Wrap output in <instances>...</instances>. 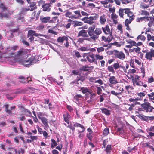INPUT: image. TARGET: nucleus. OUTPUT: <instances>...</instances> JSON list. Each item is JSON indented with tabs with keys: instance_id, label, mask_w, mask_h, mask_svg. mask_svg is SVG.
<instances>
[{
	"instance_id": "nucleus-13",
	"label": "nucleus",
	"mask_w": 154,
	"mask_h": 154,
	"mask_svg": "<svg viewBox=\"0 0 154 154\" xmlns=\"http://www.w3.org/2000/svg\"><path fill=\"white\" fill-rule=\"evenodd\" d=\"M95 57V55L94 54L92 53H91L88 56L87 60L90 63L94 62L96 61Z\"/></svg>"
},
{
	"instance_id": "nucleus-58",
	"label": "nucleus",
	"mask_w": 154,
	"mask_h": 154,
	"mask_svg": "<svg viewBox=\"0 0 154 154\" xmlns=\"http://www.w3.org/2000/svg\"><path fill=\"white\" fill-rule=\"evenodd\" d=\"M147 95L149 97V99L154 100V92H152L150 94H148Z\"/></svg>"
},
{
	"instance_id": "nucleus-40",
	"label": "nucleus",
	"mask_w": 154,
	"mask_h": 154,
	"mask_svg": "<svg viewBox=\"0 0 154 154\" xmlns=\"http://www.w3.org/2000/svg\"><path fill=\"white\" fill-rule=\"evenodd\" d=\"M26 90L31 93H33L35 91V89L32 87H28L26 88Z\"/></svg>"
},
{
	"instance_id": "nucleus-1",
	"label": "nucleus",
	"mask_w": 154,
	"mask_h": 154,
	"mask_svg": "<svg viewBox=\"0 0 154 154\" xmlns=\"http://www.w3.org/2000/svg\"><path fill=\"white\" fill-rule=\"evenodd\" d=\"M79 29H82L79 32L78 34V37H82L84 38L90 37L91 38L93 41H95L97 39L99 35L102 33L101 29L100 28L97 27L95 28V26L94 25L89 27L87 31L83 29H86L87 28L82 27L79 28Z\"/></svg>"
},
{
	"instance_id": "nucleus-64",
	"label": "nucleus",
	"mask_w": 154,
	"mask_h": 154,
	"mask_svg": "<svg viewBox=\"0 0 154 154\" xmlns=\"http://www.w3.org/2000/svg\"><path fill=\"white\" fill-rule=\"evenodd\" d=\"M133 20H131V19H129V20L128 19H126L125 21V25H128Z\"/></svg>"
},
{
	"instance_id": "nucleus-53",
	"label": "nucleus",
	"mask_w": 154,
	"mask_h": 154,
	"mask_svg": "<svg viewBox=\"0 0 154 154\" xmlns=\"http://www.w3.org/2000/svg\"><path fill=\"white\" fill-rule=\"evenodd\" d=\"M97 51L98 53L103 52L104 50V48L103 47H98L97 48Z\"/></svg>"
},
{
	"instance_id": "nucleus-29",
	"label": "nucleus",
	"mask_w": 154,
	"mask_h": 154,
	"mask_svg": "<svg viewBox=\"0 0 154 154\" xmlns=\"http://www.w3.org/2000/svg\"><path fill=\"white\" fill-rule=\"evenodd\" d=\"M126 41L128 43L130 44L132 47L133 46H136L137 45V43L135 41L132 40L131 39L126 40Z\"/></svg>"
},
{
	"instance_id": "nucleus-20",
	"label": "nucleus",
	"mask_w": 154,
	"mask_h": 154,
	"mask_svg": "<svg viewBox=\"0 0 154 154\" xmlns=\"http://www.w3.org/2000/svg\"><path fill=\"white\" fill-rule=\"evenodd\" d=\"M149 18V20L148 23V26L150 27H154V17H150Z\"/></svg>"
},
{
	"instance_id": "nucleus-19",
	"label": "nucleus",
	"mask_w": 154,
	"mask_h": 154,
	"mask_svg": "<svg viewBox=\"0 0 154 154\" xmlns=\"http://www.w3.org/2000/svg\"><path fill=\"white\" fill-rule=\"evenodd\" d=\"M73 12L75 14V15H73L74 19H79L81 17V15L80 14V10H78L74 11H73Z\"/></svg>"
},
{
	"instance_id": "nucleus-36",
	"label": "nucleus",
	"mask_w": 154,
	"mask_h": 154,
	"mask_svg": "<svg viewBox=\"0 0 154 154\" xmlns=\"http://www.w3.org/2000/svg\"><path fill=\"white\" fill-rule=\"evenodd\" d=\"M108 35H109L107 38V42L109 43L113 39V36L112 35V33L111 34H108Z\"/></svg>"
},
{
	"instance_id": "nucleus-52",
	"label": "nucleus",
	"mask_w": 154,
	"mask_h": 154,
	"mask_svg": "<svg viewBox=\"0 0 154 154\" xmlns=\"http://www.w3.org/2000/svg\"><path fill=\"white\" fill-rule=\"evenodd\" d=\"M0 8L3 11L7 9V8L5 6L4 4L2 3L0 4Z\"/></svg>"
},
{
	"instance_id": "nucleus-16",
	"label": "nucleus",
	"mask_w": 154,
	"mask_h": 154,
	"mask_svg": "<svg viewBox=\"0 0 154 154\" xmlns=\"http://www.w3.org/2000/svg\"><path fill=\"white\" fill-rule=\"evenodd\" d=\"M35 36L38 37L39 36H41L40 34L36 33V32L35 31L32 30H29L28 32L27 37H29L30 36Z\"/></svg>"
},
{
	"instance_id": "nucleus-32",
	"label": "nucleus",
	"mask_w": 154,
	"mask_h": 154,
	"mask_svg": "<svg viewBox=\"0 0 154 154\" xmlns=\"http://www.w3.org/2000/svg\"><path fill=\"white\" fill-rule=\"evenodd\" d=\"M65 16L66 17L74 18L73 15L72 14V12L67 11L65 14Z\"/></svg>"
},
{
	"instance_id": "nucleus-27",
	"label": "nucleus",
	"mask_w": 154,
	"mask_h": 154,
	"mask_svg": "<svg viewBox=\"0 0 154 154\" xmlns=\"http://www.w3.org/2000/svg\"><path fill=\"white\" fill-rule=\"evenodd\" d=\"M100 23L102 25L104 24L106 21L105 17L104 15L100 16Z\"/></svg>"
},
{
	"instance_id": "nucleus-6",
	"label": "nucleus",
	"mask_w": 154,
	"mask_h": 154,
	"mask_svg": "<svg viewBox=\"0 0 154 154\" xmlns=\"http://www.w3.org/2000/svg\"><path fill=\"white\" fill-rule=\"evenodd\" d=\"M28 50L25 48H20L17 51L16 53V56L20 58H23L26 56L28 53Z\"/></svg>"
},
{
	"instance_id": "nucleus-2",
	"label": "nucleus",
	"mask_w": 154,
	"mask_h": 154,
	"mask_svg": "<svg viewBox=\"0 0 154 154\" xmlns=\"http://www.w3.org/2000/svg\"><path fill=\"white\" fill-rule=\"evenodd\" d=\"M57 18L58 17H54L52 18V19H51L50 17H44L42 16L40 17V22L42 23H54Z\"/></svg>"
},
{
	"instance_id": "nucleus-18",
	"label": "nucleus",
	"mask_w": 154,
	"mask_h": 154,
	"mask_svg": "<svg viewBox=\"0 0 154 154\" xmlns=\"http://www.w3.org/2000/svg\"><path fill=\"white\" fill-rule=\"evenodd\" d=\"M132 82L134 86H140L143 85V82L140 80H132Z\"/></svg>"
},
{
	"instance_id": "nucleus-11",
	"label": "nucleus",
	"mask_w": 154,
	"mask_h": 154,
	"mask_svg": "<svg viewBox=\"0 0 154 154\" xmlns=\"http://www.w3.org/2000/svg\"><path fill=\"white\" fill-rule=\"evenodd\" d=\"M3 107L5 108V111L6 112L11 116L12 114V110H15L16 107V106H13L11 107L10 109H8L9 105L8 104H5L3 106Z\"/></svg>"
},
{
	"instance_id": "nucleus-24",
	"label": "nucleus",
	"mask_w": 154,
	"mask_h": 154,
	"mask_svg": "<svg viewBox=\"0 0 154 154\" xmlns=\"http://www.w3.org/2000/svg\"><path fill=\"white\" fill-rule=\"evenodd\" d=\"M100 109L101 110L102 113L107 116H109L110 115V111L106 108H100Z\"/></svg>"
},
{
	"instance_id": "nucleus-8",
	"label": "nucleus",
	"mask_w": 154,
	"mask_h": 154,
	"mask_svg": "<svg viewBox=\"0 0 154 154\" xmlns=\"http://www.w3.org/2000/svg\"><path fill=\"white\" fill-rule=\"evenodd\" d=\"M114 57L116 58H118L122 60H123L125 57V55L123 52L119 51L117 50H116L115 53Z\"/></svg>"
},
{
	"instance_id": "nucleus-14",
	"label": "nucleus",
	"mask_w": 154,
	"mask_h": 154,
	"mask_svg": "<svg viewBox=\"0 0 154 154\" xmlns=\"http://www.w3.org/2000/svg\"><path fill=\"white\" fill-rule=\"evenodd\" d=\"M125 9V13L127 14V16L129 17V19H131V20H133L134 17L133 12L131 11L129 9Z\"/></svg>"
},
{
	"instance_id": "nucleus-48",
	"label": "nucleus",
	"mask_w": 154,
	"mask_h": 154,
	"mask_svg": "<svg viewBox=\"0 0 154 154\" xmlns=\"http://www.w3.org/2000/svg\"><path fill=\"white\" fill-rule=\"evenodd\" d=\"M74 126L75 128V127H80L81 128H82V129H84V127L83 126L79 123H75V124H74ZM84 129H83V130Z\"/></svg>"
},
{
	"instance_id": "nucleus-3",
	"label": "nucleus",
	"mask_w": 154,
	"mask_h": 154,
	"mask_svg": "<svg viewBox=\"0 0 154 154\" xmlns=\"http://www.w3.org/2000/svg\"><path fill=\"white\" fill-rule=\"evenodd\" d=\"M98 17V15L95 14L94 16H90L89 17H85L82 18V20L85 23L91 25L94 23V21L96 20Z\"/></svg>"
},
{
	"instance_id": "nucleus-33",
	"label": "nucleus",
	"mask_w": 154,
	"mask_h": 154,
	"mask_svg": "<svg viewBox=\"0 0 154 154\" xmlns=\"http://www.w3.org/2000/svg\"><path fill=\"white\" fill-rule=\"evenodd\" d=\"M57 142L54 139H51V147L53 149L55 146H57Z\"/></svg>"
},
{
	"instance_id": "nucleus-25",
	"label": "nucleus",
	"mask_w": 154,
	"mask_h": 154,
	"mask_svg": "<svg viewBox=\"0 0 154 154\" xmlns=\"http://www.w3.org/2000/svg\"><path fill=\"white\" fill-rule=\"evenodd\" d=\"M29 10H30V9L29 7H23L21 9V10L19 13H20V14H23L24 13Z\"/></svg>"
},
{
	"instance_id": "nucleus-30",
	"label": "nucleus",
	"mask_w": 154,
	"mask_h": 154,
	"mask_svg": "<svg viewBox=\"0 0 154 154\" xmlns=\"http://www.w3.org/2000/svg\"><path fill=\"white\" fill-rule=\"evenodd\" d=\"M146 39V37L142 35V34L139 35L136 38L137 41H138V40L140 39L141 41L144 42Z\"/></svg>"
},
{
	"instance_id": "nucleus-42",
	"label": "nucleus",
	"mask_w": 154,
	"mask_h": 154,
	"mask_svg": "<svg viewBox=\"0 0 154 154\" xmlns=\"http://www.w3.org/2000/svg\"><path fill=\"white\" fill-rule=\"evenodd\" d=\"M30 4V7L32 8L31 9H30V11H33L35 9V7L36 3L35 2H33L32 3L31 2V3Z\"/></svg>"
},
{
	"instance_id": "nucleus-22",
	"label": "nucleus",
	"mask_w": 154,
	"mask_h": 154,
	"mask_svg": "<svg viewBox=\"0 0 154 154\" xmlns=\"http://www.w3.org/2000/svg\"><path fill=\"white\" fill-rule=\"evenodd\" d=\"M72 24L73 25V26L75 27L77 26H80L83 25L82 22L80 21H74L72 23Z\"/></svg>"
},
{
	"instance_id": "nucleus-10",
	"label": "nucleus",
	"mask_w": 154,
	"mask_h": 154,
	"mask_svg": "<svg viewBox=\"0 0 154 154\" xmlns=\"http://www.w3.org/2000/svg\"><path fill=\"white\" fill-rule=\"evenodd\" d=\"M152 57H154V49L152 48L150 51H149L147 54H146L145 57L147 60H152Z\"/></svg>"
},
{
	"instance_id": "nucleus-21",
	"label": "nucleus",
	"mask_w": 154,
	"mask_h": 154,
	"mask_svg": "<svg viewBox=\"0 0 154 154\" xmlns=\"http://www.w3.org/2000/svg\"><path fill=\"white\" fill-rule=\"evenodd\" d=\"M67 39H68V37L66 36L59 37L57 38V41L59 43H63L64 41H67Z\"/></svg>"
},
{
	"instance_id": "nucleus-12",
	"label": "nucleus",
	"mask_w": 154,
	"mask_h": 154,
	"mask_svg": "<svg viewBox=\"0 0 154 154\" xmlns=\"http://www.w3.org/2000/svg\"><path fill=\"white\" fill-rule=\"evenodd\" d=\"M102 29L103 33L106 35L112 33V30L110 29L109 25L108 24L106 25L105 27H102Z\"/></svg>"
},
{
	"instance_id": "nucleus-49",
	"label": "nucleus",
	"mask_w": 154,
	"mask_h": 154,
	"mask_svg": "<svg viewBox=\"0 0 154 154\" xmlns=\"http://www.w3.org/2000/svg\"><path fill=\"white\" fill-rule=\"evenodd\" d=\"M95 58L97 60H101L103 59L104 57L102 55H100L99 54H96L95 55Z\"/></svg>"
},
{
	"instance_id": "nucleus-50",
	"label": "nucleus",
	"mask_w": 154,
	"mask_h": 154,
	"mask_svg": "<svg viewBox=\"0 0 154 154\" xmlns=\"http://www.w3.org/2000/svg\"><path fill=\"white\" fill-rule=\"evenodd\" d=\"M134 51L136 53H137L138 54L141 53V52L140 51L141 50V48H140L138 47H137L136 48H134Z\"/></svg>"
},
{
	"instance_id": "nucleus-26",
	"label": "nucleus",
	"mask_w": 154,
	"mask_h": 154,
	"mask_svg": "<svg viewBox=\"0 0 154 154\" xmlns=\"http://www.w3.org/2000/svg\"><path fill=\"white\" fill-rule=\"evenodd\" d=\"M125 88L126 91L128 94H129L130 92H131V91H130L133 90L134 89V88L132 86L130 85L125 86Z\"/></svg>"
},
{
	"instance_id": "nucleus-41",
	"label": "nucleus",
	"mask_w": 154,
	"mask_h": 154,
	"mask_svg": "<svg viewBox=\"0 0 154 154\" xmlns=\"http://www.w3.org/2000/svg\"><path fill=\"white\" fill-rule=\"evenodd\" d=\"M18 79H20V82L23 83H25L26 82V79L23 76H20Z\"/></svg>"
},
{
	"instance_id": "nucleus-15",
	"label": "nucleus",
	"mask_w": 154,
	"mask_h": 154,
	"mask_svg": "<svg viewBox=\"0 0 154 154\" xmlns=\"http://www.w3.org/2000/svg\"><path fill=\"white\" fill-rule=\"evenodd\" d=\"M63 119L64 121L66 122L67 124L69 123V119L71 116L69 113L67 112H66L63 114Z\"/></svg>"
},
{
	"instance_id": "nucleus-46",
	"label": "nucleus",
	"mask_w": 154,
	"mask_h": 154,
	"mask_svg": "<svg viewBox=\"0 0 154 154\" xmlns=\"http://www.w3.org/2000/svg\"><path fill=\"white\" fill-rule=\"evenodd\" d=\"M147 39L148 41H149L150 40H152L154 41V36L153 35H151L149 34H147Z\"/></svg>"
},
{
	"instance_id": "nucleus-63",
	"label": "nucleus",
	"mask_w": 154,
	"mask_h": 154,
	"mask_svg": "<svg viewBox=\"0 0 154 154\" xmlns=\"http://www.w3.org/2000/svg\"><path fill=\"white\" fill-rule=\"evenodd\" d=\"M119 64L118 62L115 63L113 65V67L115 69H117L119 68Z\"/></svg>"
},
{
	"instance_id": "nucleus-28",
	"label": "nucleus",
	"mask_w": 154,
	"mask_h": 154,
	"mask_svg": "<svg viewBox=\"0 0 154 154\" xmlns=\"http://www.w3.org/2000/svg\"><path fill=\"white\" fill-rule=\"evenodd\" d=\"M40 119L41 120L42 123L45 127H46L48 126V120L45 117L42 118Z\"/></svg>"
},
{
	"instance_id": "nucleus-34",
	"label": "nucleus",
	"mask_w": 154,
	"mask_h": 154,
	"mask_svg": "<svg viewBox=\"0 0 154 154\" xmlns=\"http://www.w3.org/2000/svg\"><path fill=\"white\" fill-rule=\"evenodd\" d=\"M101 3L103 4L106 5L108 3H113V0H105L104 1H101Z\"/></svg>"
},
{
	"instance_id": "nucleus-9",
	"label": "nucleus",
	"mask_w": 154,
	"mask_h": 154,
	"mask_svg": "<svg viewBox=\"0 0 154 154\" xmlns=\"http://www.w3.org/2000/svg\"><path fill=\"white\" fill-rule=\"evenodd\" d=\"M50 3H44L42 6V9L43 11L44 12H49L51 10V4L53 3H51V1H50Z\"/></svg>"
},
{
	"instance_id": "nucleus-4",
	"label": "nucleus",
	"mask_w": 154,
	"mask_h": 154,
	"mask_svg": "<svg viewBox=\"0 0 154 154\" xmlns=\"http://www.w3.org/2000/svg\"><path fill=\"white\" fill-rule=\"evenodd\" d=\"M38 56L37 55L32 56L29 59L24 61V64L26 67H29L30 65L32 64L33 63H35L37 61L39 60V58H38Z\"/></svg>"
},
{
	"instance_id": "nucleus-38",
	"label": "nucleus",
	"mask_w": 154,
	"mask_h": 154,
	"mask_svg": "<svg viewBox=\"0 0 154 154\" xmlns=\"http://www.w3.org/2000/svg\"><path fill=\"white\" fill-rule=\"evenodd\" d=\"M18 15L19 17L18 18V20H20L23 22L24 20L23 14H20V13H19Z\"/></svg>"
},
{
	"instance_id": "nucleus-31",
	"label": "nucleus",
	"mask_w": 154,
	"mask_h": 154,
	"mask_svg": "<svg viewBox=\"0 0 154 154\" xmlns=\"http://www.w3.org/2000/svg\"><path fill=\"white\" fill-rule=\"evenodd\" d=\"M112 150V147L111 145H108L106 147V149L105 151L106 152V154H110L111 152V151Z\"/></svg>"
},
{
	"instance_id": "nucleus-45",
	"label": "nucleus",
	"mask_w": 154,
	"mask_h": 154,
	"mask_svg": "<svg viewBox=\"0 0 154 154\" xmlns=\"http://www.w3.org/2000/svg\"><path fill=\"white\" fill-rule=\"evenodd\" d=\"M117 132L119 133V135H120L123 134V130L122 127L119 128V127L117 129Z\"/></svg>"
},
{
	"instance_id": "nucleus-54",
	"label": "nucleus",
	"mask_w": 154,
	"mask_h": 154,
	"mask_svg": "<svg viewBox=\"0 0 154 154\" xmlns=\"http://www.w3.org/2000/svg\"><path fill=\"white\" fill-rule=\"evenodd\" d=\"M83 82V80L80 78L76 79V84L79 86L82 84Z\"/></svg>"
},
{
	"instance_id": "nucleus-51",
	"label": "nucleus",
	"mask_w": 154,
	"mask_h": 154,
	"mask_svg": "<svg viewBox=\"0 0 154 154\" xmlns=\"http://www.w3.org/2000/svg\"><path fill=\"white\" fill-rule=\"evenodd\" d=\"M109 130L108 128H105L103 132V135L104 136H106L107 135L108 133H109Z\"/></svg>"
},
{
	"instance_id": "nucleus-43",
	"label": "nucleus",
	"mask_w": 154,
	"mask_h": 154,
	"mask_svg": "<svg viewBox=\"0 0 154 154\" xmlns=\"http://www.w3.org/2000/svg\"><path fill=\"white\" fill-rule=\"evenodd\" d=\"M91 39V38H79L78 39V42H79L80 43H82L84 42V41L85 40H87L88 41H90Z\"/></svg>"
},
{
	"instance_id": "nucleus-60",
	"label": "nucleus",
	"mask_w": 154,
	"mask_h": 154,
	"mask_svg": "<svg viewBox=\"0 0 154 154\" xmlns=\"http://www.w3.org/2000/svg\"><path fill=\"white\" fill-rule=\"evenodd\" d=\"M14 53H9V55L8 56V57L9 58H11L14 61L15 60V59L14 58ZM9 60V59H8Z\"/></svg>"
},
{
	"instance_id": "nucleus-61",
	"label": "nucleus",
	"mask_w": 154,
	"mask_h": 154,
	"mask_svg": "<svg viewBox=\"0 0 154 154\" xmlns=\"http://www.w3.org/2000/svg\"><path fill=\"white\" fill-rule=\"evenodd\" d=\"M92 134L88 133L86 135V137L89 140L91 141L92 140L93 137L91 135Z\"/></svg>"
},
{
	"instance_id": "nucleus-44",
	"label": "nucleus",
	"mask_w": 154,
	"mask_h": 154,
	"mask_svg": "<svg viewBox=\"0 0 154 154\" xmlns=\"http://www.w3.org/2000/svg\"><path fill=\"white\" fill-rule=\"evenodd\" d=\"M88 93L90 94V96L91 99H93L96 96V93L93 92L91 91H89Z\"/></svg>"
},
{
	"instance_id": "nucleus-47",
	"label": "nucleus",
	"mask_w": 154,
	"mask_h": 154,
	"mask_svg": "<svg viewBox=\"0 0 154 154\" xmlns=\"http://www.w3.org/2000/svg\"><path fill=\"white\" fill-rule=\"evenodd\" d=\"M125 9H122L120 8L119 10V14L121 17H123L124 10H125Z\"/></svg>"
},
{
	"instance_id": "nucleus-17",
	"label": "nucleus",
	"mask_w": 154,
	"mask_h": 154,
	"mask_svg": "<svg viewBox=\"0 0 154 154\" xmlns=\"http://www.w3.org/2000/svg\"><path fill=\"white\" fill-rule=\"evenodd\" d=\"M109 81L111 84H116L118 83L117 80L114 76L110 77L109 79Z\"/></svg>"
},
{
	"instance_id": "nucleus-39",
	"label": "nucleus",
	"mask_w": 154,
	"mask_h": 154,
	"mask_svg": "<svg viewBox=\"0 0 154 154\" xmlns=\"http://www.w3.org/2000/svg\"><path fill=\"white\" fill-rule=\"evenodd\" d=\"M89 67L88 65H86L81 67L80 69V70L81 71H88L89 70V69H88Z\"/></svg>"
},
{
	"instance_id": "nucleus-35",
	"label": "nucleus",
	"mask_w": 154,
	"mask_h": 154,
	"mask_svg": "<svg viewBox=\"0 0 154 154\" xmlns=\"http://www.w3.org/2000/svg\"><path fill=\"white\" fill-rule=\"evenodd\" d=\"M82 91V92L83 94H85L86 93L88 92L89 90L86 87H81L80 88V90L79 91Z\"/></svg>"
},
{
	"instance_id": "nucleus-23",
	"label": "nucleus",
	"mask_w": 154,
	"mask_h": 154,
	"mask_svg": "<svg viewBox=\"0 0 154 154\" xmlns=\"http://www.w3.org/2000/svg\"><path fill=\"white\" fill-rule=\"evenodd\" d=\"M22 112H25L26 115L27 116L31 117L32 116L31 112L28 109L23 108Z\"/></svg>"
},
{
	"instance_id": "nucleus-7",
	"label": "nucleus",
	"mask_w": 154,
	"mask_h": 154,
	"mask_svg": "<svg viewBox=\"0 0 154 154\" xmlns=\"http://www.w3.org/2000/svg\"><path fill=\"white\" fill-rule=\"evenodd\" d=\"M154 0H143L140 5V8H147L150 6H152V2Z\"/></svg>"
},
{
	"instance_id": "nucleus-5",
	"label": "nucleus",
	"mask_w": 154,
	"mask_h": 154,
	"mask_svg": "<svg viewBox=\"0 0 154 154\" xmlns=\"http://www.w3.org/2000/svg\"><path fill=\"white\" fill-rule=\"evenodd\" d=\"M141 108L143 109V111L146 112H152L154 108L151 106L150 103L149 102H145L144 103L141 104Z\"/></svg>"
},
{
	"instance_id": "nucleus-59",
	"label": "nucleus",
	"mask_w": 154,
	"mask_h": 154,
	"mask_svg": "<svg viewBox=\"0 0 154 154\" xmlns=\"http://www.w3.org/2000/svg\"><path fill=\"white\" fill-rule=\"evenodd\" d=\"M107 69L109 72H111L112 73H115L113 68L112 66H109L107 67Z\"/></svg>"
},
{
	"instance_id": "nucleus-56",
	"label": "nucleus",
	"mask_w": 154,
	"mask_h": 154,
	"mask_svg": "<svg viewBox=\"0 0 154 154\" xmlns=\"http://www.w3.org/2000/svg\"><path fill=\"white\" fill-rule=\"evenodd\" d=\"M141 15H145L146 16H149V13L145 10H142L141 13Z\"/></svg>"
},
{
	"instance_id": "nucleus-57",
	"label": "nucleus",
	"mask_w": 154,
	"mask_h": 154,
	"mask_svg": "<svg viewBox=\"0 0 154 154\" xmlns=\"http://www.w3.org/2000/svg\"><path fill=\"white\" fill-rule=\"evenodd\" d=\"M135 147L131 148V147H128L127 148V150L129 153H131L132 152V150H135Z\"/></svg>"
},
{
	"instance_id": "nucleus-55",
	"label": "nucleus",
	"mask_w": 154,
	"mask_h": 154,
	"mask_svg": "<svg viewBox=\"0 0 154 154\" xmlns=\"http://www.w3.org/2000/svg\"><path fill=\"white\" fill-rule=\"evenodd\" d=\"M137 95L138 96L140 97V98H141L142 100L143 97L145 96V94L143 92H140L137 93Z\"/></svg>"
},
{
	"instance_id": "nucleus-37",
	"label": "nucleus",
	"mask_w": 154,
	"mask_h": 154,
	"mask_svg": "<svg viewBox=\"0 0 154 154\" xmlns=\"http://www.w3.org/2000/svg\"><path fill=\"white\" fill-rule=\"evenodd\" d=\"M116 89L119 91L118 92L120 93V95L124 91L123 88H122L119 85H117L116 86Z\"/></svg>"
},
{
	"instance_id": "nucleus-62",
	"label": "nucleus",
	"mask_w": 154,
	"mask_h": 154,
	"mask_svg": "<svg viewBox=\"0 0 154 154\" xmlns=\"http://www.w3.org/2000/svg\"><path fill=\"white\" fill-rule=\"evenodd\" d=\"M97 94L98 95H100L101 94V92L102 91V90L100 87H97Z\"/></svg>"
}]
</instances>
